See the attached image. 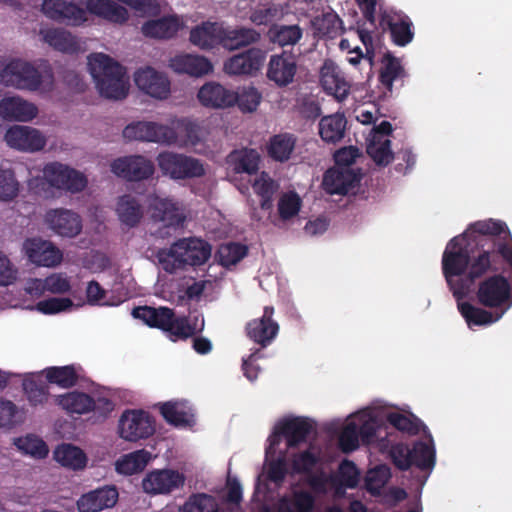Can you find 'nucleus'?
I'll list each match as a JSON object with an SVG mask.
<instances>
[{
	"label": "nucleus",
	"mask_w": 512,
	"mask_h": 512,
	"mask_svg": "<svg viewBox=\"0 0 512 512\" xmlns=\"http://www.w3.org/2000/svg\"><path fill=\"white\" fill-rule=\"evenodd\" d=\"M18 194V182L11 169L0 167V200L9 201Z\"/></svg>",
	"instance_id": "nucleus-56"
},
{
	"label": "nucleus",
	"mask_w": 512,
	"mask_h": 512,
	"mask_svg": "<svg viewBox=\"0 0 512 512\" xmlns=\"http://www.w3.org/2000/svg\"><path fill=\"white\" fill-rule=\"evenodd\" d=\"M171 67L177 73L201 77L213 70L211 62L204 56L184 54L171 59Z\"/></svg>",
	"instance_id": "nucleus-32"
},
{
	"label": "nucleus",
	"mask_w": 512,
	"mask_h": 512,
	"mask_svg": "<svg viewBox=\"0 0 512 512\" xmlns=\"http://www.w3.org/2000/svg\"><path fill=\"white\" fill-rule=\"evenodd\" d=\"M248 254V247L237 242L221 244L216 256L220 265L225 268L236 265Z\"/></svg>",
	"instance_id": "nucleus-49"
},
{
	"label": "nucleus",
	"mask_w": 512,
	"mask_h": 512,
	"mask_svg": "<svg viewBox=\"0 0 512 512\" xmlns=\"http://www.w3.org/2000/svg\"><path fill=\"white\" fill-rule=\"evenodd\" d=\"M269 41L281 48L296 45L303 36L299 25L273 24L268 30Z\"/></svg>",
	"instance_id": "nucleus-37"
},
{
	"label": "nucleus",
	"mask_w": 512,
	"mask_h": 512,
	"mask_svg": "<svg viewBox=\"0 0 512 512\" xmlns=\"http://www.w3.org/2000/svg\"><path fill=\"white\" fill-rule=\"evenodd\" d=\"M165 421L174 426H185L193 422L191 409L182 401H168L160 406Z\"/></svg>",
	"instance_id": "nucleus-39"
},
{
	"label": "nucleus",
	"mask_w": 512,
	"mask_h": 512,
	"mask_svg": "<svg viewBox=\"0 0 512 512\" xmlns=\"http://www.w3.org/2000/svg\"><path fill=\"white\" fill-rule=\"evenodd\" d=\"M405 77L406 72L401 61L390 54H386L379 72V82L386 90L384 93H392L394 82H400V85L403 86Z\"/></svg>",
	"instance_id": "nucleus-36"
},
{
	"label": "nucleus",
	"mask_w": 512,
	"mask_h": 512,
	"mask_svg": "<svg viewBox=\"0 0 512 512\" xmlns=\"http://www.w3.org/2000/svg\"><path fill=\"white\" fill-rule=\"evenodd\" d=\"M23 390L32 406L43 405L48 400V387L34 379H25L23 381Z\"/></svg>",
	"instance_id": "nucleus-52"
},
{
	"label": "nucleus",
	"mask_w": 512,
	"mask_h": 512,
	"mask_svg": "<svg viewBox=\"0 0 512 512\" xmlns=\"http://www.w3.org/2000/svg\"><path fill=\"white\" fill-rule=\"evenodd\" d=\"M45 222L55 233L63 237H75L81 232L80 216L68 209L58 208L46 212Z\"/></svg>",
	"instance_id": "nucleus-23"
},
{
	"label": "nucleus",
	"mask_w": 512,
	"mask_h": 512,
	"mask_svg": "<svg viewBox=\"0 0 512 512\" xmlns=\"http://www.w3.org/2000/svg\"><path fill=\"white\" fill-rule=\"evenodd\" d=\"M318 462L319 458L317 455L310 450H305L293 456L292 468L298 474L310 473Z\"/></svg>",
	"instance_id": "nucleus-60"
},
{
	"label": "nucleus",
	"mask_w": 512,
	"mask_h": 512,
	"mask_svg": "<svg viewBox=\"0 0 512 512\" xmlns=\"http://www.w3.org/2000/svg\"><path fill=\"white\" fill-rule=\"evenodd\" d=\"M42 288L53 294L67 293L70 288L69 279L61 273H53L43 280Z\"/></svg>",
	"instance_id": "nucleus-62"
},
{
	"label": "nucleus",
	"mask_w": 512,
	"mask_h": 512,
	"mask_svg": "<svg viewBox=\"0 0 512 512\" xmlns=\"http://www.w3.org/2000/svg\"><path fill=\"white\" fill-rule=\"evenodd\" d=\"M54 459L62 466L72 470H80L86 466L85 453L72 444H62L54 451Z\"/></svg>",
	"instance_id": "nucleus-42"
},
{
	"label": "nucleus",
	"mask_w": 512,
	"mask_h": 512,
	"mask_svg": "<svg viewBox=\"0 0 512 512\" xmlns=\"http://www.w3.org/2000/svg\"><path fill=\"white\" fill-rule=\"evenodd\" d=\"M296 138L293 134L282 133L274 135L269 140L268 154L279 162L287 161L295 147Z\"/></svg>",
	"instance_id": "nucleus-45"
},
{
	"label": "nucleus",
	"mask_w": 512,
	"mask_h": 512,
	"mask_svg": "<svg viewBox=\"0 0 512 512\" xmlns=\"http://www.w3.org/2000/svg\"><path fill=\"white\" fill-rule=\"evenodd\" d=\"M23 248L29 261L37 266L54 267L61 263L63 254L50 241L41 238L26 239Z\"/></svg>",
	"instance_id": "nucleus-16"
},
{
	"label": "nucleus",
	"mask_w": 512,
	"mask_h": 512,
	"mask_svg": "<svg viewBox=\"0 0 512 512\" xmlns=\"http://www.w3.org/2000/svg\"><path fill=\"white\" fill-rule=\"evenodd\" d=\"M156 257L158 262L162 265L163 269L168 273H173L177 269L184 268L183 264H180V258L174 250V243L169 249H160Z\"/></svg>",
	"instance_id": "nucleus-63"
},
{
	"label": "nucleus",
	"mask_w": 512,
	"mask_h": 512,
	"mask_svg": "<svg viewBox=\"0 0 512 512\" xmlns=\"http://www.w3.org/2000/svg\"><path fill=\"white\" fill-rule=\"evenodd\" d=\"M215 498L207 494H196L185 503L182 512H217Z\"/></svg>",
	"instance_id": "nucleus-53"
},
{
	"label": "nucleus",
	"mask_w": 512,
	"mask_h": 512,
	"mask_svg": "<svg viewBox=\"0 0 512 512\" xmlns=\"http://www.w3.org/2000/svg\"><path fill=\"white\" fill-rule=\"evenodd\" d=\"M118 497L119 493L115 486L105 485L81 495L76 505L79 512H99L112 508Z\"/></svg>",
	"instance_id": "nucleus-21"
},
{
	"label": "nucleus",
	"mask_w": 512,
	"mask_h": 512,
	"mask_svg": "<svg viewBox=\"0 0 512 512\" xmlns=\"http://www.w3.org/2000/svg\"><path fill=\"white\" fill-rule=\"evenodd\" d=\"M387 421L397 430L409 435H417L422 428H426L423 422L413 414L407 416L398 412H391L387 415Z\"/></svg>",
	"instance_id": "nucleus-50"
},
{
	"label": "nucleus",
	"mask_w": 512,
	"mask_h": 512,
	"mask_svg": "<svg viewBox=\"0 0 512 512\" xmlns=\"http://www.w3.org/2000/svg\"><path fill=\"white\" fill-rule=\"evenodd\" d=\"M148 209L151 219L162 223L165 227H179L185 221V215L177 201L171 198L153 196L150 198Z\"/></svg>",
	"instance_id": "nucleus-15"
},
{
	"label": "nucleus",
	"mask_w": 512,
	"mask_h": 512,
	"mask_svg": "<svg viewBox=\"0 0 512 512\" xmlns=\"http://www.w3.org/2000/svg\"><path fill=\"white\" fill-rule=\"evenodd\" d=\"M88 68L101 96L115 100L127 96L129 81L126 69L113 58L103 53L91 54Z\"/></svg>",
	"instance_id": "nucleus-3"
},
{
	"label": "nucleus",
	"mask_w": 512,
	"mask_h": 512,
	"mask_svg": "<svg viewBox=\"0 0 512 512\" xmlns=\"http://www.w3.org/2000/svg\"><path fill=\"white\" fill-rule=\"evenodd\" d=\"M229 162L236 173L256 174L259 169L260 156L254 149L234 151L229 156Z\"/></svg>",
	"instance_id": "nucleus-44"
},
{
	"label": "nucleus",
	"mask_w": 512,
	"mask_h": 512,
	"mask_svg": "<svg viewBox=\"0 0 512 512\" xmlns=\"http://www.w3.org/2000/svg\"><path fill=\"white\" fill-rule=\"evenodd\" d=\"M127 140H138L172 145L177 143L175 130L164 124L151 121H138L127 125L123 130Z\"/></svg>",
	"instance_id": "nucleus-9"
},
{
	"label": "nucleus",
	"mask_w": 512,
	"mask_h": 512,
	"mask_svg": "<svg viewBox=\"0 0 512 512\" xmlns=\"http://www.w3.org/2000/svg\"><path fill=\"white\" fill-rule=\"evenodd\" d=\"M297 69L296 56L287 51H283L280 54H275L270 57L266 77L278 88H285L294 82Z\"/></svg>",
	"instance_id": "nucleus-12"
},
{
	"label": "nucleus",
	"mask_w": 512,
	"mask_h": 512,
	"mask_svg": "<svg viewBox=\"0 0 512 512\" xmlns=\"http://www.w3.org/2000/svg\"><path fill=\"white\" fill-rule=\"evenodd\" d=\"M150 460V452L145 449L137 450L118 459L115 463V469L119 474L133 475L143 471Z\"/></svg>",
	"instance_id": "nucleus-40"
},
{
	"label": "nucleus",
	"mask_w": 512,
	"mask_h": 512,
	"mask_svg": "<svg viewBox=\"0 0 512 512\" xmlns=\"http://www.w3.org/2000/svg\"><path fill=\"white\" fill-rule=\"evenodd\" d=\"M346 126L347 119L344 114L323 116L318 124L319 135L324 142L336 144L344 138Z\"/></svg>",
	"instance_id": "nucleus-35"
},
{
	"label": "nucleus",
	"mask_w": 512,
	"mask_h": 512,
	"mask_svg": "<svg viewBox=\"0 0 512 512\" xmlns=\"http://www.w3.org/2000/svg\"><path fill=\"white\" fill-rule=\"evenodd\" d=\"M320 85L338 101L346 99L351 88L340 68L331 59H326L320 68Z\"/></svg>",
	"instance_id": "nucleus-19"
},
{
	"label": "nucleus",
	"mask_w": 512,
	"mask_h": 512,
	"mask_svg": "<svg viewBox=\"0 0 512 512\" xmlns=\"http://www.w3.org/2000/svg\"><path fill=\"white\" fill-rule=\"evenodd\" d=\"M393 464L402 471L415 466L422 471L432 470L435 465V450L432 444L417 441L409 448L407 444L397 443L391 447Z\"/></svg>",
	"instance_id": "nucleus-4"
},
{
	"label": "nucleus",
	"mask_w": 512,
	"mask_h": 512,
	"mask_svg": "<svg viewBox=\"0 0 512 512\" xmlns=\"http://www.w3.org/2000/svg\"><path fill=\"white\" fill-rule=\"evenodd\" d=\"M49 383L57 384L62 388H71L78 383V372L74 365L54 366L45 370Z\"/></svg>",
	"instance_id": "nucleus-47"
},
{
	"label": "nucleus",
	"mask_w": 512,
	"mask_h": 512,
	"mask_svg": "<svg viewBox=\"0 0 512 512\" xmlns=\"http://www.w3.org/2000/svg\"><path fill=\"white\" fill-rule=\"evenodd\" d=\"M116 213L122 224L133 228L142 220L144 208L137 197L131 194H125L118 198Z\"/></svg>",
	"instance_id": "nucleus-34"
},
{
	"label": "nucleus",
	"mask_w": 512,
	"mask_h": 512,
	"mask_svg": "<svg viewBox=\"0 0 512 512\" xmlns=\"http://www.w3.org/2000/svg\"><path fill=\"white\" fill-rule=\"evenodd\" d=\"M181 27L182 23L179 18L176 15H170L145 22L141 30L146 37L170 39L177 34Z\"/></svg>",
	"instance_id": "nucleus-33"
},
{
	"label": "nucleus",
	"mask_w": 512,
	"mask_h": 512,
	"mask_svg": "<svg viewBox=\"0 0 512 512\" xmlns=\"http://www.w3.org/2000/svg\"><path fill=\"white\" fill-rule=\"evenodd\" d=\"M0 84L20 90L36 91L42 85V74L30 62L12 59L0 63Z\"/></svg>",
	"instance_id": "nucleus-5"
},
{
	"label": "nucleus",
	"mask_w": 512,
	"mask_h": 512,
	"mask_svg": "<svg viewBox=\"0 0 512 512\" xmlns=\"http://www.w3.org/2000/svg\"><path fill=\"white\" fill-rule=\"evenodd\" d=\"M132 316L142 320L152 328H158L165 332L173 341L187 340L201 333L204 329V319L197 316H176L173 309L165 306L158 308L151 306H138L132 310Z\"/></svg>",
	"instance_id": "nucleus-2"
},
{
	"label": "nucleus",
	"mask_w": 512,
	"mask_h": 512,
	"mask_svg": "<svg viewBox=\"0 0 512 512\" xmlns=\"http://www.w3.org/2000/svg\"><path fill=\"white\" fill-rule=\"evenodd\" d=\"M17 445L26 454H29L38 459L45 458L49 452L47 444L42 439L36 436H27L25 438H19Z\"/></svg>",
	"instance_id": "nucleus-54"
},
{
	"label": "nucleus",
	"mask_w": 512,
	"mask_h": 512,
	"mask_svg": "<svg viewBox=\"0 0 512 512\" xmlns=\"http://www.w3.org/2000/svg\"><path fill=\"white\" fill-rule=\"evenodd\" d=\"M198 99L204 106L224 108L233 106L236 102V93L222 85L210 82L203 85L198 92Z\"/></svg>",
	"instance_id": "nucleus-29"
},
{
	"label": "nucleus",
	"mask_w": 512,
	"mask_h": 512,
	"mask_svg": "<svg viewBox=\"0 0 512 512\" xmlns=\"http://www.w3.org/2000/svg\"><path fill=\"white\" fill-rule=\"evenodd\" d=\"M273 313L272 306H265L262 317L246 325L247 336L261 347L268 346L278 334L279 325L272 319Z\"/></svg>",
	"instance_id": "nucleus-22"
},
{
	"label": "nucleus",
	"mask_w": 512,
	"mask_h": 512,
	"mask_svg": "<svg viewBox=\"0 0 512 512\" xmlns=\"http://www.w3.org/2000/svg\"><path fill=\"white\" fill-rule=\"evenodd\" d=\"M85 7L68 0H44L41 10L48 19L70 27L83 26L88 21L87 12L114 24L129 19L128 10L112 0H86Z\"/></svg>",
	"instance_id": "nucleus-1"
},
{
	"label": "nucleus",
	"mask_w": 512,
	"mask_h": 512,
	"mask_svg": "<svg viewBox=\"0 0 512 512\" xmlns=\"http://www.w3.org/2000/svg\"><path fill=\"white\" fill-rule=\"evenodd\" d=\"M56 403L68 413L85 414L91 411L94 398L84 392L72 391L58 395Z\"/></svg>",
	"instance_id": "nucleus-38"
},
{
	"label": "nucleus",
	"mask_w": 512,
	"mask_h": 512,
	"mask_svg": "<svg viewBox=\"0 0 512 512\" xmlns=\"http://www.w3.org/2000/svg\"><path fill=\"white\" fill-rule=\"evenodd\" d=\"M478 304L486 308H503L512 305L511 283L502 273L480 279L476 290Z\"/></svg>",
	"instance_id": "nucleus-6"
},
{
	"label": "nucleus",
	"mask_w": 512,
	"mask_h": 512,
	"mask_svg": "<svg viewBox=\"0 0 512 512\" xmlns=\"http://www.w3.org/2000/svg\"><path fill=\"white\" fill-rule=\"evenodd\" d=\"M301 207V199L296 193L284 194L278 202V212L282 220H289L296 216Z\"/></svg>",
	"instance_id": "nucleus-57"
},
{
	"label": "nucleus",
	"mask_w": 512,
	"mask_h": 512,
	"mask_svg": "<svg viewBox=\"0 0 512 512\" xmlns=\"http://www.w3.org/2000/svg\"><path fill=\"white\" fill-rule=\"evenodd\" d=\"M390 477L389 469L386 466H377L370 469L365 478V485L368 491L372 493L379 490L387 483Z\"/></svg>",
	"instance_id": "nucleus-59"
},
{
	"label": "nucleus",
	"mask_w": 512,
	"mask_h": 512,
	"mask_svg": "<svg viewBox=\"0 0 512 512\" xmlns=\"http://www.w3.org/2000/svg\"><path fill=\"white\" fill-rule=\"evenodd\" d=\"M222 24L205 21L193 27L190 31L189 41L201 50H211L221 46Z\"/></svg>",
	"instance_id": "nucleus-28"
},
{
	"label": "nucleus",
	"mask_w": 512,
	"mask_h": 512,
	"mask_svg": "<svg viewBox=\"0 0 512 512\" xmlns=\"http://www.w3.org/2000/svg\"><path fill=\"white\" fill-rule=\"evenodd\" d=\"M311 24L319 37L333 39L342 33V20L334 12L322 13L314 17Z\"/></svg>",
	"instance_id": "nucleus-43"
},
{
	"label": "nucleus",
	"mask_w": 512,
	"mask_h": 512,
	"mask_svg": "<svg viewBox=\"0 0 512 512\" xmlns=\"http://www.w3.org/2000/svg\"><path fill=\"white\" fill-rule=\"evenodd\" d=\"M134 81L141 91L153 98L166 99L170 94L169 79L152 67L137 70Z\"/></svg>",
	"instance_id": "nucleus-20"
},
{
	"label": "nucleus",
	"mask_w": 512,
	"mask_h": 512,
	"mask_svg": "<svg viewBox=\"0 0 512 512\" xmlns=\"http://www.w3.org/2000/svg\"><path fill=\"white\" fill-rule=\"evenodd\" d=\"M266 53L260 48H250L228 58L224 62V71L229 75H253L260 70Z\"/></svg>",
	"instance_id": "nucleus-18"
},
{
	"label": "nucleus",
	"mask_w": 512,
	"mask_h": 512,
	"mask_svg": "<svg viewBox=\"0 0 512 512\" xmlns=\"http://www.w3.org/2000/svg\"><path fill=\"white\" fill-rule=\"evenodd\" d=\"M367 153L379 166H387L394 158L391 150V141L388 139L379 144L372 143L368 145Z\"/></svg>",
	"instance_id": "nucleus-58"
},
{
	"label": "nucleus",
	"mask_w": 512,
	"mask_h": 512,
	"mask_svg": "<svg viewBox=\"0 0 512 512\" xmlns=\"http://www.w3.org/2000/svg\"><path fill=\"white\" fill-rule=\"evenodd\" d=\"M43 182L57 190L72 194L82 192L87 186V178L83 173L59 162L44 166Z\"/></svg>",
	"instance_id": "nucleus-8"
},
{
	"label": "nucleus",
	"mask_w": 512,
	"mask_h": 512,
	"mask_svg": "<svg viewBox=\"0 0 512 512\" xmlns=\"http://www.w3.org/2000/svg\"><path fill=\"white\" fill-rule=\"evenodd\" d=\"M174 250L180 258V264L184 267L200 266L209 260L212 247L199 238H183L174 243Z\"/></svg>",
	"instance_id": "nucleus-17"
},
{
	"label": "nucleus",
	"mask_w": 512,
	"mask_h": 512,
	"mask_svg": "<svg viewBox=\"0 0 512 512\" xmlns=\"http://www.w3.org/2000/svg\"><path fill=\"white\" fill-rule=\"evenodd\" d=\"M4 138L8 146L24 152H37L46 145L45 136L30 126L14 125L7 130Z\"/></svg>",
	"instance_id": "nucleus-13"
},
{
	"label": "nucleus",
	"mask_w": 512,
	"mask_h": 512,
	"mask_svg": "<svg viewBox=\"0 0 512 512\" xmlns=\"http://www.w3.org/2000/svg\"><path fill=\"white\" fill-rule=\"evenodd\" d=\"M390 32L392 42L404 47L414 38L413 23L404 13H394L384 18Z\"/></svg>",
	"instance_id": "nucleus-31"
},
{
	"label": "nucleus",
	"mask_w": 512,
	"mask_h": 512,
	"mask_svg": "<svg viewBox=\"0 0 512 512\" xmlns=\"http://www.w3.org/2000/svg\"><path fill=\"white\" fill-rule=\"evenodd\" d=\"M358 182L359 177L352 169L330 168L323 176V187L331 195H346Z\"/></svg>",
	"instance_id": "nucleus-27"
},
{
	"label": "nucleus",
	"mask_w": 512,
	"mask_h": 512,
	"mask_svg": "<svg viewBox=\"0 0 512 512\" xmlns=\"http://www.w3.org/2000/svg\"><path fill=\"white\" fill-rule=\"evenodd\" d=\"M107 292L99 284V282L92 280L88 282L86 287V298L90 305H105V306H117L123 302L121 297L111 296L106 299Z\"/></svg>",
	"instance_id": "nucleus-51"
},
{
	"label": "nucleus",
	"mask_w": 512,
	"mask_h": 512,
	"mask_svg": "<svg viewBox=\"0 0 512 512\" xmlns=\"http://www.w3.org/2000/svg\"><path fill=\"white\" fill-rule=\"evenodd\" d=\"M111 171L127 181L137 182L149 179L155 171L151 160L141 155L125 156L111 163Z\"/></svg>",
	"instance_id": "nucleus-11"
},
{
	"label": "nucleus",
	"mask_w": 512,
	"mask_h": 512,
	"mask_svg": "<svg viewBox=\"0 0 512 512\" xmlns=\"http://www.w3.org/2000/svg\"><path fill=\"white\" fill-rule=\"evenodd\" d=\"M73 305L69 298H49L39 301L36 308L43 314L51 315L67 310Z\"/></svg>",
	"instance_id": "nucleus-64"
},
{
	"label": "nucleus",
	"mask_w": 512,
	"mask_h": 512,
	"mask_svg": "<svg viewBox=\"0 0 512 512\" xmlns=\"http://www.w3.org/2000/svg\"><path fill=\"white\" fill-rule=\"evenodd\" d=\"M339 447L344 453H350L359 447L358 426L355 422L347 423L339 434Z\"/></svg>",
	"instance_id": "nucleus-55"
},
{
	"label": "nucleus",
	"mask_w": 512,
	"mask_h": 512,
	"mask_svg": "<svg viewBox=\"0 0 512 512\" xmlns=\"http://www.w3.org/2000/svg\"><path fill=\"white\" fill-rule=\"evenodd\" d=\"M252 188L254 192L261 197L260 207L263 210H271L273 207V195L278 189V185L266 172H262L257 177Z\"/></svg>",
	"instance_id": "nucleus-48"
},
{
	"label": "nucleus",
	"mask_w": 512,
	"mask_h": 512,
	"mask_svg": "<svg viewBox=\"0 0 512 512\" xmlns=\"http://www.w3.org/2000/svg\"><path fill=\"white\" fill-rule=\"evenodd\" d=\"M38 109L19 96H8L0 100V117L7 121L28 122L37 116Z\"/></svg>",
	"instance_id": "nucleus-24"
},
{
	"label": "nucleus",
	"mask_w": 512,
	"mask_h": 512,
	"mask_svg": "<svg viewBox=\"0 0 512 512\" xmlns=\"http://www.w3.org/2000/svg\"><path fill=\"white\" fill-rule=\"evenodd\" d=\"M39 35L44 43L58 52L72 55L80 51L81 47L77 37L64 28H42Z\"/></svg>",
	"instance_id": "nucleus-25"
},
{
	"label": "nucleus",
	"mask_w": 512,
	"mask_h": 512,
	"mask_svg": "<svg viewBox=\"0 0 512 512\" xmlns=\"http://www.w3.org/2000/svg\"><path fill=\"white\" fill-rule=\"evenodd\" d=\"M157 163L163 175L173 180H183L202 177L205 169L200 160L174 152H161Z\"/></svg>",
	"instance_id": "nucleus-7"
},
{
	"label": "nucleus",
	"mask_w": 512,
	"mask_h": 512,
	"mask_svg": "<svg viewBox=\"0 0 512 512\" xmlns=\"http://www.w3.org/2000/svg\"><path fill=\"white\" fill-rule=\"evenodd\" d=\"M177 133V144L182 142L184 145L196 146L202 141L203 131L196 122L183 118L175 123L173 128Z\"/></svg>",
	"instance_id": "nucleus-46"
},
{
	"label": "nucleus",
	"mask_w": 512,
	"mask_h": 512,
	"mask_svg": "<svg viewBox=\"0 0 512 512\" xmlns=\"http://www.w3.org/2000/svg\"><path fill=\"white\" fill-rule=\"evenodd\" d=\"M261 94L254 87L244 89L240 94H236V102L239 108L244 112H253L260 104Z\"/></svg>",
	"instance_id": "nucleus-61"
},
{
	"label": "nucleus",
	"mask_w": 512,
	"mask_h": 512,
	"mask_svg": "<svg viewBox=\"0 0 512 512\" xmlns=\"http://www.w3.org/2000/svg\"><path fill=\"white\" fill-rule=\"evenodd\" d=\"M313 430V422L306 417H292L282 421L277 433L284 436L289 448L298 447L305 442Z\"/></svg>",
	"instance_id": "nucleus-26"
},
{
	"label": "nucleus",
	"mask_w": 512,
	"mask_h": 512,
	"mask_svg": "<svg viewBox=\"0 0 512 512\" xmlns=\"http://www.w3.org/2000/svg\"><path fill=\"white\" fill-rule=\"evenodd\" d=\"M155 432L153 417L143 410H126L119 419V435L122 439L136 442L147 439Z\"/></svg>",
	"instance_id": "nucleus-10"
},
{
	"label": "nucleus",
	"mask_w": 512,
	"mask_h": 512,
	"mask_svg": "<svg viewBox=\"0 0 512 512\" xmlns=\"http://www.w3.org/2000/svg\"><path fill=\"white\" fill-rule=\"evenodd\" d=\"M184 483L183 473L173 469H162L149 472L142 481V487L149 494H168L182 488Z\"/></svg>",
	"instance_id": "nucleus-14"
},
{
	"label": "nucleus",
	"mask_w": 512,
	"mask_h": 512,
	"mask_svg": "<svg viewBox=\"0 0 512 512\" xmlns=\"http://www.w3.org/2000/svg\"><path fill=\"white\" fill-rule=\"evenodd\" d=\"M261 35L253 28L224 27L222 25L221 47L227 50H237L259 42Z\"/></svg>",
	"instance_id": "nucleus-30"
},
{
	"label": "nucleus",
	"mask_w": 512,
	"mask_h": 512,
	"mask_svg": "<svg viewBox=\"0 0 512 512\" xmlns=\"http://www.w3.org/2000/svg\"><path fill=\"white\" fill-rule=\"evenodd\" d=\"M456 301L460 314L462 315V317L465 319L469 326H482L491 324L499 320L503 314L502 312L501 314H497L494 317L493 313L488 310L476 307L469 302H462L461 300Z\"/></svg>",
	"instance_id": "nucleus-41"
}]
</instances>
